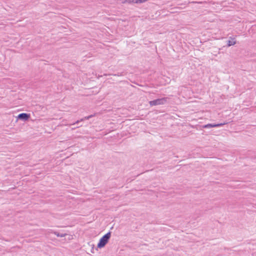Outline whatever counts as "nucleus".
I'll return each instance as SVG.
<instances>
[{"instance_id": "nucleus-3", "label": "nucleus", "mask_w": 256, "mask_h": 256, "mask_svg": "<svg viewBox=\"0 0 256 256\" xmlns=\"http://www.w3.org/2000/svg\"><path fill=\"white\" fill-rule=\"evenodd\" d=\"M225 123H219V124H208L202 126L204 128H212L220 127L224 125Z\"/></svg>"}, {"instance_id": "nucleus-7", "label": "nucleus", "mask_w": 256, "mask_h": 256, "mask_svg": "<svg viewBox=\"0 0 256 256\" xmlns=\"http://www.w3.org/2000/svg\"><path fill=\"white\" fill-rule=\"evenodd\" d=\"M54 234L56 236L58 237H64L66 235H67L66 234V233H60L58 232H54Z\"/></svg>"}, {"instance_id": "nucleus-8", "label": "nucleus", "mask_w": 256, "mask_h": 256, "mask_svg": "<svg viewBox=\"0 0 256 256\" xmlns=\"http://www.w3.org/2000/svg\"><path fill=\"white\" fill-rule=\"evenodd\" d=\"M93 116H94L92 114V115L88 116H86V117L84 118H85V119H86V120H88V119H90V118H92Z\"/></svg>"}, {"instance_id": "nucleus-1", "label": "nucleus", "mask_w": 256, "mask_h": 256, "mask_svg": "<svg viewBox=\"0 0 256 256\" xmlns=\"http://www.w3.org/2000/svg\"><path fill=\"white\" fill-rule=\"evenodd\" d=\"M111 236V232H109L103 236L99 240V242L97 244V248H95L96 250H98V248H104L108 242Z\"/></svg>"}, {"instance_id": "nucleus-10", "label": "nucleus", "mask_w": 256, "mask_h": 256, "mask_svg": "<svg viewBox=\"0 0 256 256\" xmlns=\"http://www.w3.org/2000/svg\"><path fill=\"white\" fill-rule=\"evenodd\" d=\"M91 252L92 253H94V244H92V250H91Z\"/></svg>"}, {"instance_id": "nucleus-4", "label": "nucleus", "mask_w": 256, "mask_h": 256, "mask_svg": "<svg viewBox=\"0 0 256 256\" xmlns=\"http://www.w3.org/2000/svg\"><path fill=\"white\" fill-rule=\"evenodd\" d=\"M30 114L27 113H21L18 116V119L22 120L23 121H26L30 118Z\"/></svg>"}, {"instance_id": "nucleus-11", "label": "nucleus", "mask_w": 256, "mask_h": 256, "mask_svg": "<svg viewBox=\"0 0 256 256\" xmlns=\"http://www.w3.org/2000/svg\"><path fill=\"white\" fill-rule=\"evenodd\" d=\"M79 122H80V121H79V120H78V121L76 122V124H78Z\"/></svg>"}, {"instance_id": "nucleus-2", "label": "nucleus", "mask_w": 256, "mask_h": 256, "mask_svg": "<svg viewBox=\"0 0 256 256\" xmlns=\"http://www.w3.org/2000/svg\"><path fill=\"white\" fill-rule=\"evenodd\" d=\"M168 98L164 97L161 98H158L149 102L150 106L164 104L167 102Z\"/></svg>"}, {"instance_id": "nucleus-9", "label": "nucleus", "mask_w": 256, "mask_h": 256, "mask_svg": "<svg viewBox=\"0 0 256 256\" xmlns=\"http://www.w3.org/2000/svg\"><path fill=\"white\" fill-rule=\"evenodd\" d=\"M112 75L114 76H122V73H118V74H114Z\"/></svg>"}, {"instance_id": "nucleus-5", "label": "nucleus", "mask_w": 256, "mask_h": 256, "mask_svg": "<svg viewBox=\"0 0 256 256\" xmlns=\"http://www.w3.org/2000/svg\"><path fill=\"white\" fill-rule=\"evenodd\" d=\"M145 2V0H125L123 3L128 4H141Z\"/></svg>"}, {"instance_id": "nucleus-6", "label": "nucleus", "mask_w": 256, "mask_h": 256, "mask_svg": "<svg viewBox=\"0 0 256 256\" xmlns=\"http://www.w3.org/2000/svg\"><path fill=\"white\" fill-rule=\"evenodd\" d=\"M236 44V40L234 38H232V40H228L227 41V46H234Z\"/></svg>"}]
</instances>
